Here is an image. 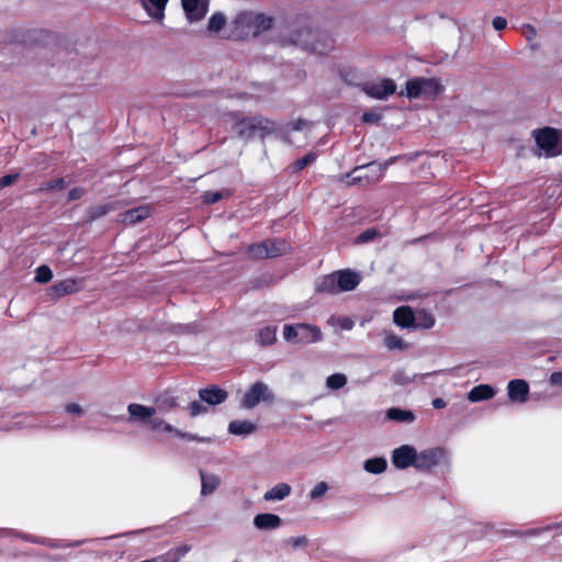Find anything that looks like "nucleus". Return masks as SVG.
Instances as JSON below:
<instances>
[{
	"mask_svg": "<svg viewBox=\"0 0 562 562\" xmlns=\"http://www.w3.org/2000/svg\"><path fill=\"white\" fill-rule=\"evenodd\" d=\"M130 422L142 423L148 425L153 431H164L173 434L177 437L186 438L193 441H209V439L199 438L196 435L183 432L167 423L164 418L156 416L157 407L146 406L138 403H131L127 406Z\"/></svg>",
	"mask_w": 562,
	"mask_h": 562,
	"instance_id": "f257e3e1",
	"label": "nucleus"
},
{
	"mask_svg": "<svg viewBox=\"0 0 562 562\" xmlns=\"http://www.w3.org/2000/svg\"><path fill=\"white\" fill-rule=\"evenodd\" d=\"M288 44L299 45L316 54H326L334 46V40L324 33L311 29H301L293 33ZM286 45V43H284Z\"/></svg>",
	"mask_w": 562,
	"mask_h": 562,
	"instance_id": "f03ea898",
	"label": "nucleus"
},
{
	"mask_svg": "<svg viewBox=\"0 0 562 562\" xmlns=\"http://www.w3.org/2000/svg\"><path fill=\"white\" fill-rule=\"evenodd\" d=\"M271 19L261 13L241 12L234 20L237 37L258 36L271 26Z\"/></svg>",
	"mask_w": 562,
	"mask_h": 562,
	"instance_id": "7ed1b4c3",
	"label": "nucleus"
},
{
	"mask_svg": "<svg viewBox=\"0 0 562 562\" xmlns=\"http://www.w3.org/2000/svg\"><path fill=\"white\" fill-rule=\"evenodd\" d=\"M282 336L289 344H313L323 339L319 327L305 323L284 325Z\"/></svg>",
	"mask_w": 562,
	"mask_h": 562,
	"instance_id": "20e7f679",
	"label": "nucleus"
},
{
	"mask_svg": "<svg viewBox=\"0 0 562 562\" xmlns=\"http://www.w3.org/2000/svg\"><path fill=\"white\" fill-rule=\"evenodd\" d=\"M235 132L244 139L265 137L276 131V123L262 116L243 119L234 125Z\"/></svg>",
	"mask_w": 562,
	"mask_h": 562,
	"instance_id": "39448f33",
	"label": "nucleus"
},
{
	"mask_svg": "<svg viewBox=\"0 0 562 562\" xmlns=\"http://www.w3.org/2000/svg\"><path fill=\"white\" fill-rule=\"evenodd\" d=\"M535 142L546 157L562 155V132L552 127H543L533 132Z\"/></svg>",
	"mask_w": 562,
	"mask_h": 562,
	"instance_id": "423d86ee",
	"label": "nucleus"
},
{
	"mask_svg": "<svg viewBox=\"0 0 562 562\" xmlns=\"http://www.w3.org/2000/svg\"><path fill=\"white\" fill-rule=\"evenodd\" d=\"M442 91V86L434 78H414L406 82L405 94L409 99L437 97Z\"/></svg>",
	"mask_w": 562,
	"mask_h": 562,
	"instance_id": "0eeeda50",
	"label": "nucleus"
},
{
	"mask_svg": "<svg viewBox=\"0 0 562 562\" xmlns=\"http://www.w3.org/2000/svg\"><path fill=\"white\" fill-rule=\"evenodd\" d=\"M449 462V453L439 447L428 448L422 451H417L416 457V469L417 470H429L439 464H446Z\"/></svg>",
	"mask_w": 562,
	"mask_h": 562,
	"instance_id": "6e6552de",
	"label": "nucleus"
},
{
	"mask_svg": "<svg viewBox=\"0 0 562 562\" xmlns=\"http://www.w3.org/2000/svg\"><path fill=\"white\" fill-rule=\"evenodd\" d=\"M286 244L278 240H266L260 244L249 246L248 252L252 258L263 259L268 257H277L286 250Z\"/></svg>",
	"mask_w": 562,
	"mask_h": 562,
	"instance_id": "1a4fd4ad",
	"label": "nucleus"
},
{
	"mask_svg": "<svg viewBox=\"0 0 562 562\" xmlns=\"http://www.w3.org/2000/svg\"><path fill=\"white\" fill-rule=\"evenodd\" d=\"M273 400L268 386L261 382L255 383L244 395L241 406L252 408L260 402H271Z\"/></svg>",
	"mask_w": 562,
	"mask_h": 562,
	"instance_id": "9d476101",
	"label": "nucleus"
},
{
	"mask_svg": "<svg viewBox=\"0 0 562 562\" xmlns=\"http://www.w3.org/2000/svg\"><path fill=\"white\" fill-rule=\"evenodd\" d=\"M417 450L411 445H402L395 448L392 452V464L398 469L404 470L409 467L416 469Z\"/></svg>",
	"mask_w": 562,
	"mask_h": 562,
	"instance_id": "9b49d317",
	"label": "nucleus"
},
{
	"mask_svg": "<svg viewBox=\"0 0 562 562\" xmlns=\"http://www.w3.org/2000/svg\"><path fill=\"white\" fill-rule=\"evenodd\" d=\"M391 164H393V160L387 161L384 166L380 164H369L367 166L357 167L352 172V179L358 181L366 180L367 182H376L382 178L385 168Z\"/></svg>",
	"mask_w": 562,
	"mask_h": 562,
	"instance_id": "f8f14e48",
	"label": "nucleus"
},
{
	"mask_svg": "<svg viewBox=\"0 0 562 562\" xmlns=\"http://www.w3.org/2000/svg\"><path fill=\"white\" fill-rule=\"evenodd\" d=\"M395 90L396 86L391 79H379L372 82H368L363 87L366 94L381 100L392 95Z\"/></svg>",
	"mask_w": 562,
	"mask_h": 562,
	"instance_id": "ddd939ff",
	"label": "nucleus"
},
{
	"mask_svg": "<svg viewBox=\"0 0 562 562\" xmlns=\"http://www.w3.org/2000/svg\"><path fill=\"white\" fill-rule=\"evenodd\" d=\"M181 4L190 22L202 20L207 12V0H181Z\"/></svg>",
	"mask_w": 562,
	"mask_h": 562,
	"instance_id": "4468645a",
	"label": "nucleus"
},
{
	"mask_svg": "<svg viewBox=\"0 0 562 562\" xmlns=\"http://www.w3.org/2000/svg\"><path fill=\"white\" fill-rule=\"evenodd\" d=\"M507 394L512 402L524 404L528 401L529 385L521 379L512 380L507 385Z\"/></svg>",
	"mask_w": 562,
	"mask_h": 562,
	"instance_id": "2eb2a0df",
	"label": "nucleus"
},
{
	"mask_svg": "<svg viewBox=\"0 0 562 562\" xmlns=\"http://www.w3.org/2000/svg\"><path fill=\"white\" fill-rule=\"evenodd\" d=\"M169 0H139L142 8L146 14L161 23L165 19V11Z\"/></svg>",
	"mask_w": 562,
	"mask_h": 562,
	"instance_id": "dca6fc26",
	"label": "nucleus"
},
{
	"mask_svg": "<svg viewBox=\"0 0 562 562\" xmlns=\"http://www.w3.org/2000/svg\"><path fill=\"white\" fill-rule=\"evenodd\" d=\"M339 292H347L353 290L361 280L359 273L350 270H340L336 272Z\"/></svg>",
	"mask_w": 562,
	"mask_h": 562,
	"instance_id": "f3484780",
	"label": "nucleus"
},
{
	"mask_svg": "<svg viewBox=\"0 0 562 562\" xmlns=\"http://www.w3.org/2000/svg\"><path fill=\"white\" fill-rule=\"evenodd\" d=\"M254 526L259 530H272L281 526V518L276 514H258L254 518Z\"/></svg>",
	"mask_w": 562,
	"mask_h": 562,
	"instance_id": "a211bd4d",
	"label": "nucleus"
},
{
	"mask_svg": "<svg viewBox=\"0 0 562 562\" xmlns=\"http://www.w3.org/2000/svg\"><path fill=\"white\" fill-rule=\"evenodd\" d=\"M150 215V207L148 205H142L132 210H128L120 215V221L124 224H136Z\"/></svg>",
	"mask_w": 562,
	"mask_h": 562,
	"instance_id": "6ab92c4d",
	"label": "nucleus"
},
{
	"mask_svg": "<svg viewBox=\"0 0 562 562\" xmlns=\"http://www.w3.org/2000/svg\"><path fill=\"white\" fill-rule=\"evenodd\" d=\"M199 395L203 402L210 405H218L227 397V393L217 386L202 389L200 390Z\"/></svg>",
	"mask_w": 562,
	"mask_h": 562,
	"instance_id": "aec40b11",
	"label": "nucleus"
},
{
	"mask_svg": "<svg viewBox=\"0 0 562 562\" xmlns=\"http://www.w3.org/2000/svg\"><path fill=\"white\" fill-rule=\"evenodd\" d=\"M496 391L490 384H480L474 386L467 395L468 401L476 403L494 397Z\"/></svg>",
	"mask_w": 562,
	"mask_h": 562,
	"instance_id": "412c9836",
	"label": "nucleus"
},
{
	"mask_svg": "<svg viewBox=\"0 0 562 562\" xmlns=\"http://www.w3.org/2000/svg\"><path fill=\"white\" fill-rule=\"evenodd\" d=\"M414 313L408 306L397 307L393 313L394 323L403 328L414 327Z\"/></svg>",
	"mask_w": 562,
	"mask_h": 562,
	"instance_id": "4be33fe9",
	"label": "nucleus"
},
{
	"mask_svg": "<svg viewBox=\"0 0 562 562\" xmlns=\"http://www.w3.org/2000/svg\"><path fill=\"white\" fill-rule=\"evenodd\" d=\"M200 476H201V494L203 496H209V495L213 494L221 484L220 476L214 473L201 471Z\"/></svg>",
	"mask_w": 562,
	"mask_h": 562,
	"instance_id": "5701e85b",
	"label": "nucleus"
},
{
	"mask_svg": "<svg viewBox=\"0 0 562 562\" xmlns=\"http://www.w3.org/2000/svg\"><path fill=\"white\" fill-rule=\"evenodd\" d=\"M291 493V486L288 483H278L263 494L266 502H279L288 497Z\"/></svg>",
	"mask_w": 562,
	"mask_h": 562,
	"instance_id": "b1692460",
	"label": "nucleus"
},
{
	"mask_svg": "<svg viewBox=\"0 0 562 562\" xmlns=\"http://www.w3.org/2000/svg\"><path fill=\"white\" fill-rule=\"evenodd\" d=\"M257 429L256 424L249 420H233L228 425V431L232 435L247 437L255 432Z\"/></svg>",
	"mask_w": 562,
	"mask_h": 562,
	"instance_id": "393cba45",
	"label": "nucleus"
},
{
	"mask_svg": "<svg viewBox=\"0 0 562 562\" xmlns=\"http://www.w3.org/2000/svg\"><path fill=\"white\" fill-rule=\"evenodd\" d=\"M316 291L327 294H336L339 292L336 272L323 277L316 284Z\"/></svg>",
	"mask_w": 562,
	"mask_h": 562,
	"instance_id": "a878e982",
	"label": "nucleus"
},
{
	"mask_svg": "<svg viewBox=\"0 0 562 562\" xmlns=\"http://www.w3.org/2000/svg\"><path fill=\"white\" fill-rule=\"evenodd\" d=\"M414 316V328L429 329L435 325L434 315L426 310H416Z\"/></svg>",
	"mask_w": 562,
	"mask_h": 562,
	"instance_id": "bb28decb",
	"label": "nucleus"
},
{
	"mask_svg": "<svg viewBox=\"0 0 562 562\" xmlns=\"http://www.w3.org/2000/svg\"><path fill=\"white\" fill-rule=\"evenodd\" d=\"M327 324L336 331H344L352 329L355 323L348 316L333 315L327 319Z\"/></svg>",
	"mask_w": 562,
	"mask_h": 562,
	"instance_id": "cd10ccee",
	"label": "nucleus"
},
{
	"mask_svg": "<svg viewBox=\"0 0 562 562\" xmlns=\"http://www.w3.org/2000/svg\"><path fill=\"white\" fill-rule=\"evenodd\" d=\"M386 417L390 420L397 423H406L411 424L415 420V415L411 411L401 409V408H390L386 412Z\"/></svg>",
	"mask_w": 562,
	"mask_h": 562,
	"instance_id": "c85d7f7f",
	"label": "nucleus"
},
{
	"mask_svg": "<svg viewBox=\"0 0 562 562\" xmlns=\"http://www.w3.org/2000/svg\"><path fill=\"white\" fill-rule=\"evenodd\" d=\"M387 462L384 458H372L368 459L363 468L367 472L372 474H381L386 470Z\"/></svg>",
	"mask_w": 562,
	"mask_h": 562,
	"instance_id": "c756f323",
	"label": "nucleus"
},
{
	"mask_svg": "<svg viewBox=\"0 0 562 562\" xmlns=\"http://www.w3.org/2000/svg\"><path fill=\"white\" fill-rule=\"evenodd\" d=\"M277 340V327L266 326L258 334V342L262 346L272 345Z\"/></svg>",
	"mask_w": 562,
	"mask_h": 562,
	"instance_id": "7c9ffc66",
	"label": "nucleus"
},
{
	"mask_svg": "<svg viewBox=\"0 0 562 562\" xmlns=\"http://www.w3.org/2000/svg\"><path fill=\"white\" fill-rule=\"evenodd\" d=\"M53 289L57 295L63 296L76 292L78 286L76 280L68 279L56 283Z\"/></svg>",
	"mask_w": 562,
	"mask_h": 562,
	"instance_id": "2f4dec72",
	"label": "nucleus"
},
{
	"mask_svg": "<svg viewBox=\"0 0 562 562\" xmlns=\"http://www.w3.org/2000/svg\"><path fill=\"white\" fill-rule=\"evenodd\" d=\"M226 18L223 13H214L210 19L207 23V31L210 33H218L225 25Z\"/></svg>",
	"mask_w": 562,
	"mask_h": 562,
	"instance_id": "473e14b6",
	"label": "nucleus"
},
{
	"mask_svg": "<svg viewBox=\"0 0 562 562\" xmlns=\"http://www.w3.org/2000/svg\"><path fill=\"white\" fill-rule=\"evenodd\" d=\"M347 384V376L344 373H335L326 379V386L336 391L342 389Z\"/></svg>",
	"mask_w": 562,
	"mask_h": 562,
	"instance_id": "72a5a7b5",
	"label": "nucleus"
},
{
	"mask_svg": "<svg viewBox=\"0 0 562 562\" xmlns=\"http://www.w3.org/2000/svg\"><path fill=\"white\" fill-rule=\"evenodd\" d=\"M384 345L387 349H391V350H394V349L403 350L407 347L406 344L402 340V338L394 334L385 335Z\"/></svg>",
	"mask_w": 562,
	"mask_h": 562,
	"instance_id": "f704fd0d",
	"label": "nucleus"
},
{
	"mask_svg": "<svg viewBox=\"0 0 562 562\" xmlns=\"http://www.w3.org/2000/svg\"><path fill=\"white\" fill-rule=\"evenodd\" d=\"M329 490V485L322 481L318 482L308 493V496L312 501L321 499Z\"/></svg>",
	"mask_w": 562,
	"mask_h": 562,
	"instance_id": "c9c22d12",
	"label": "nucleus"
},
{
	"mask_svg": "<svg viewBox=\"0 0 562 562\" xmlns=\"http://www.w3.org/2000/svg\"><path fill=\"white\" fill-rule=\"evenodd\" d=\"M53 272L48 266H40L35 272V281L37 283H47L52 280Z\"/></svg>",
	"mask_w": 562,
	"mask_h": 562,
	"instance_id": "e433bc0d",
	"label": "nucleus"
},
{
	"mask_svg": "<svg viewBox=\"0 0 562 562\" xmlns=\"http://www.w3.org/2000/svg\"><path fill=\"white\" fill-rule=\"evenodd\" d=\"M551 527L548 526V527H544V528H532V529H528L526 531H517V532H514V535H517V536H521V537H536L540 533H542L543 531H547V530H550Z\"/></svg>",
	"mask_w": 562,
	"mask_h": 562,
	"instance_id": "4c0bfd02",
	"label": "nucleus"
},
{
	"mask_svg": "<svg viewBox=\"0 0 562 562\" xmlns=\"http://www.w3.org/2000/svg\"><path fill=\"white\" fill-rule=\"evenodd\" d=\"M66 181L60 178L55 181L47 182L44 187H42V190H63L66 188Z\"/></svg>",
	"mask_w": 562,
	"mask_h": 562,
	"instance_id": "58836bf2",
	"label": "nucleus"
},
{
	"mask_svg": "<svg viewBox=\"0 0 562 562\" xmlns=\"http://www.w3.org/2000/svg\"><path fill=\"white\" fill-rule=\"evenodd\" d=\"M376 235H378V232L375 229H367L366 232H363L362 234H360L357 237L356 241L358 244L368 243V241L372 240Z\"/></svg>",
	"mask_w": 562,
	"mask_h": 562,
	"instance_id": "ea45409f",
	"label": "nucleus"
},
{
	"mask_svg": "<svg viewBox=\"0 0 562 562\" xmlns=\"http://www.w3.org/2000/svg\"><path fill=\"white\" fill-rule=\"evenodd\" d=\"M316 156L314 154H307L306 156H304L302 159H299L296 162H295V168L297 170H302L303 168H305L307 165H310L311 162H313L315 160Z\"/></svg>",
	"mask_w": 562,
	"mask_h": 562,
	"instance_id": "a19ab883",
	"label": "nucleus"
},
{
	"mask_svg": "<svg viewBox=\"0 0 562 562\" xmlns=\"http://www.w3.org/2000/svg\"><path fill=\"white\" fill-rule=\"evenodd\" d=\"M65 411L68 414L75 415V416H81L83 414V408L77 404V403H69L65 406Z\"/></svg>",
	"mask_w": 562,
	"mask_h": 562,
	"instance_id": "79ce46f5",
	"label": "nucleus"
},
{
	"mask_svg": "<svg viewBox=\"0 0 562 562\" xmlns=\"http://www.w3.org/2000/svg\"><path fill=\"white\" fill-rule=\"evenodd\" d=\"M190 415L195 417L205 412V407L200 402H193L189 406Z\"/></svg>",
	"mask_w": 562,
	"mask_h": 562,
	"instance_id": "37998d69",
	"label": "nucleus"
},
{
	"mask_svg": "<svg viewBox=\"0 0 562 562\" xmlns=\"http://www.w3.org/2000/svg\"><path fill=\"white\" fill-rule=\"evenodd\" d=\"M18 179V175L14 173V175H7L4 177H1L0 178V189H3L5 187H9L11 184H13Z\"/></svg>",
	"mask_w": 562,
	"mask_h": 562,
	"instance_id": "c03bdc74",
	"label": "nucleus"
},
{
	"mask_svg": "<svg viewBox=\"0 0 562 562\" xmlns=\"http://www.w3.org/2000/svg\"><path fill=\"white\" fill-rule=\"evenodd\" d=\"M289 543L293 547V548H301V547H304L307 544V539L306 537L304 536H301V537H295V538H291L289 540Z\"/></svg>",
	"mask_w": 562,
	"mask_h": 562,
	"instance_id": "a18cd8bd",
	"label": "nucleus"
},
{
	"mask_svg": "<svg viewBox=\"0 0 562 562\" xmlns=\"http://www.w3.org/2000/svg\"><path fill=\"white\" fill-rule=\"evenodd\" d=\"M507 21L502 16H496L493 20V26L496 31H502L506 27Z\"/></svg>",
	"mask_w": 562,
	"mask_h": 562,
	"instance_id": "49530a36",
	"label": "nucleus"
},
{
	"mask_svg": "<svg viewBox=\"0 0 562 562\" xmlns=\"http://www.w3.org/2000/svg\"><path fill=\"white\" fill-rule=\"evenodd\" d=\"M83 193H85L83 189L75 188V189L69 191L68 200H70V201L78 200V199H80L83 195Z\"/></svg>",
	"mask_w": 562,
	"mask_h": 562,
	"instance_id": "de8ad7c7",
	"label": "nucleus"
},
{
	"mask_svg": "<svg viewBox=\"0 0 562 562\" xmlns=\"http://www.w3.org/2000/svg\"><path fill=\"white\" fill-rule=\"evenodd\" d=\"M524 35L526 36V38L528 41L533 40L537 35L536 29L531 25H525L524 26Z\"/></svg>",
	"mask_w": 562,
	"mask_h": 562,
	"instance_id": "09e8293b",
	"label": "nucleus"
},
{
	"mask_svg": "<svg viewBox=\"0 0 562 562\" xmlns=\"http://www.w3.org/2000/svg\"><path fill=\"white\" fill-rule=\"evenodd\" d=\"M221 199L220 192H207L204 195V200L206 203H214Z\"/></svg>",
	"mask_w": 562,
	"mask_h": 562,
	"instance_id": "8fccbe9b",
	"label": "nucleus"
},
{
	"mask_svg": "<svg viewBox=\"0 0 562 562\" xmlns=\"http://www.w3.org/2000/svg\"><path fill=\"white\" fill-rule=\"evenodd\" d=\"M550 383L553 385H562V372H553L550 375Z\"/></svg>",
	"mask_w": 562,
	"mask_h": 562,
	"instance_id": "3c124183",
	"label": "nucleus"
},
{
	"mask_svg": "<svg viewBox=\"0 0 562 562\" xmlns=\"http://www.w3.org/2000/svg\"><path fill=\"white\" fill-rule=\"evenodd\" d=\"M362 120L364 122H376L379 120V115L375 113H364L362 115Z\"/></svg>",
	"mask_w": 562,
	"mask_h": 562,
	"instance_id": "603ef678",
	"label": "nucleus"
},
{
	"mask_svg": "<svg viewBox=\"0 0 562 562\" xmlns=\"http://www.w3.org/2000/svg\"><path fill=\"white\" fill-rule=\"evenodd\" d=\"M432 406L436 408V409H440V408H443L446 406V402L442 400V398H435L432 401Z\"/></svg>",
	"mask_w": 562,
	"mask_h": 562,
	"instance_id": "864d4df0",
	"label": "nucleus"
},
{
	"mask_svg": "<svg viewBox=\"0 0 562 562\" xmlns=\"http://www.w3.org/2000/svg\"><path fill=\"white\" fill-rule=\"evenodd\" d=\"M307 125V123L305 122H297L295 124H293L292 126V131L296 132V131H301L302 128H304L305 126Z\"/></svg>",
	"mask_w": 562,
	"mask_h": 562,
	"instance_id": "5fc2aeb1",
	"label": "nucleus"
},
{
	"mask_svg": "<svg viewBox=\"0 0 562 562\" xmlns=\"http://www.w3.org/2000/svg\"><path fill=\"white\" fill-rule=\"evenodd\" d=\"M108 212H109V209H108V207L102 206V207H100V211L97 213V215H98V216H100V215H103V214H105V213H108Z\"/></svg>",
	"mask_w": 562,
	"mask_h": 562,
	"instance_id": "6e6d98bb",
	"label": "nucleus"
}]
</instances>
